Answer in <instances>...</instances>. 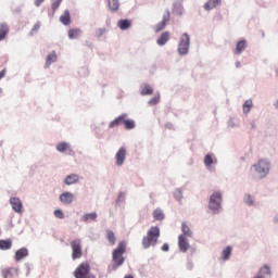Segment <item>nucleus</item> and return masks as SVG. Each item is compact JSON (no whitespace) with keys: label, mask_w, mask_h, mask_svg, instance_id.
<instances>
[{"label":"nucleus","mask_w":278,"mask_h":278,"mask_svg":"<svg viewBox=\"0 0 278 278\" xmlns=\"http://www.w3.org/2000/svg\"><path fill=\"white\" fill-rule=\"evenodd\" d=\"M181 231H182V236H185V238H191L192 237V231L190 230V227L188 225H186V223H182L181 225Z\"/></svg>","instance_id":"obj_31"},{"label":"nucleus","mask_w":278,"mask_h":278,"mask_svg":"<svg viewBox=\"0 0 278 278\" xmlns=\"http://www.w3.org/2000/svg\"><path fill=\"white\" fill-rule=\"evenodd\" d=\"M217 5H220V0H208L204 4V10H214Z\"/></svg>","instance_id":"obj_23"},{"label":"nucleus","mask_w":278,"mask_h":278,"mask_svg":"<svg viewBox=\"0 0 278 278\" xmlns=\"http://www.w3.org/2000/svg\"><path fill=\"white\" fill-rule=\"evenodd\" d=\"M245 49H247V41L245 40H241V41H239L237 43L235 53L237 55H240V53H242V51H244Z\"/></svg>","instance_id":"obj_27"},{"label":"nucleus","mask_w":278,"mask_h":278,"mask_svg":"<svg viewBox=\"0 0 278 278\" xmlns=\"http://www.w3.org/2000/svg\"><path fill=\"white\" fill-rule=\"evenodd\" d=\"M231 247H227L223 252H222V260L226 261L231 256Z\"/></svg>","instance_id":"obj_34"},{"label":"nucleus","mask_w":278,"mask_h":278,"mask_svg":"<svg viewBox=\"0 0 278 278\" xmlns=\"http://www.w3.org/2000/svg\"><path fill=\"white\" fill-rule=\"evenodd\" d=\"M124 278H134L131 275H126Z\"/></svg>","instance_id":"obj_47"},{"label":"nucleus","mask_w":278,"mask_h":278,"mask_svg":"<svg viewBox=\"0 0 278 278\" xmlns=\"http://www.w3.org/2000/svg\"><path fill=\"white\" fill-rule=\"evenodd\" d=\"M125 157H127V150L125 148H121L115 155V164L117 166H123Z\"/></svg>","instance_id":"obj_8"},{"label":"nucleus","mask_w":278,"mask_h":278,"mask_svg":"<svg viewBox=\"0 0 278 278\" xmlns=\"http://www.w3.org/2000/svg\"><path fill=\"white\" fill-rule=\"evenodd\" d=\"M108 4L112 12H116V10L121 8V3L118 2V0H108Z\"/></svg>","instance_id":"obj_29"},{"label":"nucleus","mask_w":278,"mask_h":278,"mask_svg":"<svg viewBox=\"0 0 278 278\" xmlns=\"http://www.w3.org/2000/svg\"><path fill=\"white\" fill-rule=\"evenodd\" d=\"M168 21H170V11H166L163 15V20L155 26L156 34L166 27V23H168Z\"/></svg>","instance_id":"obj_9"},{"label":"nucleus","mask_w":278,"mask_h":278,"mask_svg":"<svg viewBox=\"0 0 278 278\" xmlns=\"http://www.w3.org/2000/svg\"><path fill=\"white\" fill-rule=\"evenodd\" d=\"M160 240V227L152 226L147 232V236L142 239L143 249H150V247H155Z\"/></svg>","instance_id":"obj_2"},{"label":"nucleus","mask_w":278,"mask_h":278,"mask_svg":"<svg viewBox=\"0 0 278 278\" xmlns=\"http://www.w3.org/2000/svg\"><path fill=\"white\" fill-rule=\"evenodd\" d=\"M140 90H141L140 93L142 94V97L153 94V87H151V85H149V84L141 85Z\"/></svg>","instance_id":"obj_17"},{"label":"nucleus","mask_w":278,"mask_h":278,"mask_svg":"<svg viewBox=\"0 0 278 278\" xmlns=\"http://www.w3.org/2000/svg\"><path fill=\"white\" fill-rule=\"evenodd\" d=\"M61 3H62V0H54L52 2V10H53V12H55V10H58L60 8Z\"/></svg>","instance_id":"obj_41"},{"label":"nucleus","mask_w":278,"mask_h":278,"mask_svg":"<svg viewBox=\"0 0 278 278\" xmlns=\"http://www.w3.org/2000/svg\"><path fill=\"white\" fill-rule=\"evenodd\" d=\"M72 247V258L80 260L81 255H84V251L81 250V239H74L71 242Z\"/></svg>","instance_id":"obj_7"},{"label":"nucleus","mask_w":278,"mask_h":278,"mask_svg":"<svg viewBox=\"0 0 278 278\" xmlns=\"http://www.w3.org/2000/svg\"><path fill=\"white\" fill-rule=\"evenodd\" d=\"M10 33V27H8L7 23L0 24V42L1 40H5V36Z\"/></svg>","instance_id":"obj_19"},{"label":"nucleus","mask_w":278,"mask_h":278,"mask_svg":"<svg viewBox=\"0 0 278 278\" xmlns=\"http://www.w3.org/2000/svg\"><path fill=\"white\" fill-rule=\"evenodd\" d=\"M79 182V175L77 174H71L65 177L64 184L66 186H73V184H78Z\"/></svg>","instance_id":"obj_15"},{"label":"nucleus","mask_w":278,"mask_h":278,"mask_svg":"<svg viewBox=\"0 0 278 278\" xmlns=\"http://www.w3.org/2000/svg\"><path fill=\"white\" fill-rule=\"evenodd\" d=\"M56 151H59V153H64L66 151H73V149H71V144L67 142H60L56 146Z\"/></svg>","instance_id":"obj_21"},{"label":"nucleus","mask_w":278,"mask_h":278,"mask_svg":"<svg viewBox=\"0 0 278 278\" xmlns=\"http://www.w3.org/2000/svg\"><path fill=\"white\" fill-rule=\"evenodd\" d=\"M270 173V164L266 160H260L250 168V175L254 179H264Z\"/></svg>","instance_id":"obj_1"},{"label":"nucleus","mask_w":278,"mask_h":278,"mask_svg":"<svg viewBox=\"0 0 278 278\" xmlns=\"http://www.w3.org/2000/svg\"><path fill=\"white\" fill-rule=\"evenodd\" d=\"M60 201H61V203H63V205H71V203H73V201H75V195L68 191L63 192L60 195Z\"/></svg>","instance_id":"obj_10"},{"label":"nucleus","mask_w":278,"mask_h":278,"mask_svg":"<svg viewBox=\"0 0 278 278\" xmlns=\"http://www.w3.org/2000/svg\"><path fill=\"white\" fill-rule=\"evenodd\" d=\"M127 121V114L123 113L118 117H116L113 122L109 124L110 129H114V127H118L119 125H125Z\"/></svg>","instance_id":"obj_11"},{"label":"nucleus","mask_w":278,"mask_h":278,"mask_svg":"<svg viewBox=\"0 0 278 278\" xmlns=\"http://www.w3.org/2000/svg\"><path fill=\"white\" fill-rule=\"evenodd\" d=\"M154 220H164V212L161 208H155L152 213Z\"/></svg>","instance_id":"obj_30"},{"label":"nucleus","mask_w":278,"mask_h":278,"mask_svg":"<svg viewBox=\"0 0 278 278\" xmlns=\"http://www.w3.org/2000/svg\"><path fill=\"white\" fill-rule=\"evenodd\" d=\"M106 240L114 247L116 244V235H114V231L106 230Z\"/></svg>","instance_id":"obj_28"},{"label":"nucleus","mask_w":278,"mask_h":278,"mask_svg":"<svg viewBox=\"0 0 278 278\" xmlns=\"http://www.w3.org/2000/svg\"><path fill=\"white\" fill-rule=\"evenodd\" d=\"M178 247L182 253H186V251L190 249V243L188 242V239L186 238V236L180 235L178 237Z\"/></svg>","instance_id":"obj_12"},{"label":"nucleus","mask_w":278,"mask_h":278,"mask_svg":"<svg viewBox=\"0 0 278 278\" xmlns=\"http://www.w3.org/2000/svg\"><path fill=\"white\" fill-rule=\"evenodd\" d=\"M7 73H8V70L5 68L0 72V80L3 79V77H5Z\"/></svg>","instance_id":"obj_43"},{"label":"nucleus","mask_w":278,"mask_h":278,"mask_svg":"<svg viewBox=\"0 0 278 278\" xmlns=\"http://www.w3.org/2000/svg\"><path fill=\"white\" fill-rule=\"evenodd\" d=\"M157 103H160V96H155L149 101V105H157Z\"/></svg>","instance_id":"obj_38"},{"label":"nucleus","mask_w":278,"mask_h":278,"mask_svg":"<svg viewBox=\"0 0 278 278\" xmlns=\"http://www.w3.org/2000/svg\"><path fill=\"white\" fill-rule=\"evenodd\" d=\"M117 25H118L119 29L125 31V29H129V27H131V21L121 20V21H118Z\"/></svg>","instance_id":"obj_24"},{"label":"nucleus","mask_w":278,"mask_h":278,"mask_svg":"<svg viewBox=\"0 0 278 278\" xmlns=\"http://www.w3.org/2000/svg\"><path fill=\"white\" fill-rule=\"evenodd\" d=\"M125 251H127V243L122 241L118 243L117 248L113 251V262L116 266H123L125 264Z\"/></svg>","instance_id":"obj_3"},{"label":"nucleus","mask_w":278,"mask_h":278,"mask_svg":"<svg viewBox=\"0 0 278 278\" xmlns=\"http://www.w3.org/2000/svg\"><path fill=\"white\" fill-rule=\"evenodd\" d=\"M54 62H58V54H55V51H52L50 54H48L46 60V68H49Z\"/></svg>","instance_id":"obj_20"},{"label":"nucleus","mask_w":278,"mask_h":278,"mask_svg":"<svg viewBox=\"0 0 278 278\" xmlns=\"http://www.w3.org/2000/svg\"><path fill=\"white\" fill-rule=\"evenodd\" d=\"M62 25H68L71 23V12L65 10L64 13L60 16Z\"/></svg>","instance_id":"obj_22"},{"label":"nucleus","mask_w":278,"mask_h":278,"mask_svg":"<svg viewBox=\"0 0 278 278\" xmlns=\"http://www.w3.org/2000/svg\"><path fill=\"white\" fill-rule=\"evenodd\" d=\"M18 275V269L14 267H7L2 269V277L3 278H14Z\"/></svg>","instance_id":"obj_14"},{"label":"nucleus","mask_w":278,"mask_h":278,"mask_svg":"<svg viewBox=\"0 0 278 278\" xmlns=\"http://www.w3.org/2000/svg\"><path fill=\"white\" fill-rule=\"evenodd\" d=\"M90 276V263L88 262H83L74 271L75 278H88Z\"/></svg>","instance_id":"obj_5"},{"label":"nucleus","mask_w":278,"mask_h":278,"mask_svg":"<svg viewBox=\"0 0 278 278\" xmlns=\"http://www.w3.org/2000/svg\"><path fill=\"white\" fill-rule=\"evenodd\" d=\"M87 278H97V276L92 275V276H88Z\"/></svg>","instance_id":"obj_48"},{"label":"nucleus","mask_w":278,"mask_h":278,"mask_svg":"<svg viewBox=\"0 0 278 278\" xmlns=\"http://www.w3.org/2000/svg\"><path fill=\"white\" fill-rule=\"evenodd\" d=\"M103 34H105V28H98L96 30V37L97 38H101V36H103Z\"/></svg>","instance_id":"obj_42"},{"label":"nucleus","mask_w":278,"mask_h":278,"mask_svg":"<svg viewBox=\"0 0 278 278\" xmlns=\"http://www.w3.org/2000/svg\"><path fill=\"white\" fill-rule=\"evenodd\" d=\"M220 203H223V194L220 192H214L210 198L208 207L213 212H218Z\"/></svg>","instance_id":"obj_6"},{"label":"nucleus","mask_w":278,"mask_h":278,"mask_svg":"<svg viewBox=\"0 0 278 278\" xmlns=\"http://www.w3.org/2000/svg\"><path fill=\"white\" fill-rule=\"evenodd\" d=\"M0 249L1 251H9V249H12V240H0Z\"/></svg>","instance_id":"obj_26"},{"label":"nucleus","mask_w":278,"mask_h":278,"mask_svg":"<svg viewBox=\"0 0 278 278\" xmlns=\"http://www.w3.org/2000/svg\"><path fill=\"white\" fill-rule=\"evenodd\" d=\"M10 203H11L14 212H17V214H21V212H23V202H21V199L11 198Z\"/></svg>","instance_id":"obj_13"},{"label":"nucleus","mask_w":278,"mask_h":278,"mask_svg":"<svg viewBox=\"0 0 278 278\" xmlns=\"http://www.w3.org/2000/svg\"><path fill=\"white\" fill-rule=\"evenodd\" d=\"M29 255V252L26 248H22L15 252V260L16 262H21L24 257H27Z\"/></svg>","instance_id":"obj_18"},{"label":"nucleus","mask_w":278,"mask_h":278,"mask_svg":"<svg viewBox=\"0 0 278 278\" xmlns=\"http://www.w3.org/2000/svg\"><path fill=\"white\" fill-rule=\"evenodd\" d=\"M168 40H170V33L165 31L160 36L156 42L160 47H164Z\"/></svg>","instance_id":"obj_16"},{"label":"nucleus","mask_w":278,"mask_h":278,"mask_svg":"<svg viewBox=\"0 0 278 278\" xmlns=\"http://www.w3.org/2000/svg\"><path fill=\"white\" fill-rule=\"evenodd\" d=\"M40 29V23H36L31 29V31H38Z\"/></svg>","instance_id":"obj_45"},{"label":"nucleus","mask_w":278,"mask_h":278,"mask_svg":"<svg viewBox=\"0 0 278 278\" xmlns=\"http://www.w3.org/2000/svg\"><path fill=\"white\" fill-rule=\"evenodd\" d=\"M260 273H261V275L270 276V266L264 265L263 267H261Z\"/></svg>","instance_id":"obj_37"},{"label":"nucleus","mask_w":278,"mask_h":278,"mask_svg":"<svg viewBox=\"0 0 278 278\" xmlns=\"http://www.w3.org/2000/svg\"><path fill=\"white\" fill-rule=\"evenodd\" d=\"M190 49V36L188 33H185L180 36V41L178 43V53L180 55L188 54V51Z\"/></svg>","instance_id":"obj_4"},{"label":"nucleus","mask_w":278,"mask_h":278,"mask_svg":"<svg viewBox=\"0 0 278 278\" xmlns=\"http://www.w3.org/2000/svg\"><path fill=\"white\" fill-rule=\"evenodd\" d=\"M244 203H247L248 205H253V197H251V194H245Z\"/></svg>","instance_id":"obj_39"},{"label":"nucleus","mask_w":278,"mask_h":278,"mask_svg":"<svg viewBox=\"0 0 278 278\" xmlns=\"http://www.w3.org/2000/svg\"><path fill=\"white\" fill-rule=\"evenodd\" d=\"M54 216L55 218L64 219V212H62V210H55Z\"/></svg>","instance_id":"obj_40"},{"label":"nucleus","mask_w":278,"mask_h":278,"mask_svg":"<svg viewBox=\"0 0 278 278\" xmlns=\"http://www.w3.org/2000/svg\"><path fill=\"white\" fill-rule=\"evenodd\" d=\"M168 249H169L168 243L163 244V247H162V251L167 252V251H168Z\"/></svg>","instance_id":"obj_46"},{"label":"nucleus","mask_w":278,"mask_h":278,"mask_svg":"<svg viewBox=\"0 0 278 278\" xmlns=\"http://www.w3.org/2000/svg\"><path fill=\"white\" fill-rule=\"evenodd\" d=\"M251 108H253V101L252 100H247L243 103V113L249 114L251 112Z\"/></svg>","instance_id":"obj_33"},{"label":"nucleus","mask_w":278,"mask_h":278,"mask_svg":"<svg viewBox=\"0 0 278 278\" xmlns=\"http://www.w3.org/2000/svg\"><path fill=\"white\" fill-rule=\"evenodd\" d=\"M97 213H87L83 216L84 223H90V220H97Z\"/></svg>","instance_id":"obj_32"},{"label":"nucleus","mask_w":278,"mask_h":278,"mask_svg":"<svg viewBox=\"0 0 278 278\" xmlns=\"http://www.w3.org/2000/svg\"><path fill=\"white\" fill-rule=\"evenodd\" d=\"M275 106H276V108H277V110H278V100L276 101Z\"/></svg>","instance_id":"obj_49"},{"label":"nucleus","mask_w":278,"mask_h":278,"mask_svg":"<svg viewBox=\"0 0 278 278\" xmlns=\"http://www.w3.org/2000/svg\"><path fill=\"white\" fill-rule=\"evenodd\" d=\"M125 129H134L136 127V122L134 119H128L126 117V122H124Z\"/></svg>","instance_id":"obj_35"},{"label":"nucleus","mask_w":278,"mask_h":278,"mask_svg":"<svg viewBox=\"0 0 278 278\" xmlns=\"http://www.w3.org/2000/svg\"><path fill=\"white\" fill-rule=\"evenodd\" d=\"M43 2H45V0H35V5L37 8H40V5H42Z\"/></svg>","instance_id":"obj_44"},{"label":"nucleus","mask_w":278,"mask_h":278,"mask_svg":"<svg viewBox=\"0 0 278 278\" xmlns=\"http://www.w3.org/2000/svg\"><path fill=\"white\" fill-rule=\"evenodd\" d=\"M79 36H81V29L72 28L68 30V38H71V40H74L75 38H79Z\"/></svg>","instance_id":"obj_25"},{"label":"nucleus","mask_w":278,"mask_h":278,"mask_svg":"<svg viewBox=\"0 0 278 278\" xmlns=\"http://www.w3.org/2000/svg\"><path fill=\"white\" fill-rule=\"evenodd\" d=\"M204 164L205 166L210 167L214 164V159L212 157V154H206L204 157Z\"/></svg>","instance_id":"obj_36"}]
</instances>
